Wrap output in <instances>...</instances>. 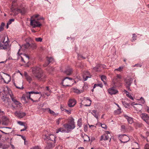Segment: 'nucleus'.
Masks as SVG:
<instances>
[{
  "mask_svg": "<svg viewBox=\"0 0 149 149\" xmlns=\"http://www.w3.org/2000/svg\"><path fill=\"white\" fill-rule=\"evenodd\" d=\"M121 109L120 108L117 109V110L115 111L114 113L116 115H118L120 114L121 113Z\"/></svg>",
  "mask_w": 149,
  "mask_h": 149,
  "instance_id": "c9c22d12",
  "label": "nucleus"
},
{
  "mask_svg": "<svg viewBox=\"0 0 149 149\" xmlns=\"http://www.w3.org/2000/svg\"><path fill=\"white\" fill-rule=\"evenodd\" d=\"M30 46V44L29 42H27L26 44L22 45V48L24 49H28Z\"/></svg>",
  "mask_w": 149,
  "mask_h": 149,
  "instance_id": "cd10ccee",
  "label": "nucleus"
},
{
  "mask_svg": "<svg viewBox=\"0 0 149 149\" xmlns=\"http://www.w3.org/2000/svg\"><path fill=\"white\" fill-rule=\"evenodd\" d=\"M60 132H67V130L61 127L56 130V133H58Z\"/></svg>",
  "mask_w": 149,
  "mask_h": 149,
  "instance_id": "c756f323",
  "label": "nucleus"
},
{
  "mask_svg": "<svg viewBox=\"0 0 149 149\" xmlns=\"http://www.w3.org/2000/svg\"><path fill=\"white\" fill-rule=\"evenodd\" d=\"M124 117L127 119L128 123L130 124H132L133 123V118L126 115H124Z\"/></svg>",
  "mask_w": 149,
  "mask_h": 149,
  "instance_id": "393cba45",
  "label": "nucleus"
},
{
  "mask_svg": "<svg viewBox=\"0 0 149 149\" xmlns=\"http://www.w3.org/2000/svg\"><path fill=\"white\" fill-rule=\"evenodd\" d=\"M44 109V110H47V111L50 114L52 115L53 116H57L58 115V113H55L52 110H51L49 108H47L46 109Z\"/></svg>",
  "mask_w": 149,
  "mask_h": 149,
  "instance_id": "aec40b11",
  "label": "nucleus"
},
{
  "mask_svg": "<svg viewBox=\"0 0 149 149\" xmlns=\"http://www.w3.org/2000/svg\"><path fill=\"white\" fill-rule=\"evenodd\" d=\"M29 96H27V98L31 100H32L33 102H37V100H33L31 98V95L30 94H38L40 93L38 92H34V91H31L29 92Z\"/></svg>",
  "mask_w": 149,
  "mask_h": 149,
  "instance_id": "6ab92c4d",
  "label": "nucleus"
},
{
  "mask_svg": "<svg viewBox=\"0 0 149 149\" xmlns=\"http://www.w3.org/2000/svg\"><path fill=\"white\" fill-rule=\"evenodd\" d=\"M101 126L102 128L104 129H106L107 128V126L104 124H101Z\"/></svg>",
  "mask_w": 149,
  "mask_h": 149,
  "instance_id": "6e6d98bb",
  "label": "nucleus"
},
{
  "mask_svg": "<svg viewBox=\"0 0 149 149\" xmlns=\"http://www.w3.org/2000/svg\"><path fill=\"white\" fill-rule=\"evenodd\" d=\"M137 36L135 33H133L132 34V41L133 42L135 41L136 39Z\"/></svg>",
  "mask_w": 149,
  "mask_h": 149,
  "instance_id": "e433bc0d",
  "label": "nucleus"
},
{
  "mask_svg": "<svg viewBox=\"0 0 149 149\" xmlns=\"http://www.w3.org/2000/svg\"><path fill=\"white\" fill-rule=\"evenodd\" d=\"M123 67H120L116 69V70L120 71L121 70L123 69Z\"/></svg>",
  "mask_w": 149,
  "mask_h": 149,
  "instance_id": "13d9d810",
  "label": "nucleus"
},
{
  "mask_svg": "<svg viewBox=\"0 0 149 149\" xmlns=\"http://www.w3.org/2000/svg\"><path fill=\"white\" fill-rule=\"evenodd\" d=\"M54 146V145L53 143L49 142L47 143V145L46 148L47 149H51Z\"/></svg>",
  "mask_w": 149,
  "mask_h": 149,
  "instance_id": "a878e982",
  "label": "nucleus"
},
{
  "mask_svg": "<svg viewBox=\"0 0 149 149\" xmlns=\"http://www.w3.org/2000/svg\"><path fill=\"white\" fill-rule=\"evenodd\" d=\"M125 125H122L121 126V130L122 131H124L125 130Z\"/></svg>",
  "mask_w": 149,
  "mask_h": 149,
  "instance_id": "49530a36",
  "label": "nucleus"
},
{
  "mask_svg": "<svg viewBox=\"0 0 149 149\" xmlns=\"http://www.w3.org/2000/svg\"><path fill=\"white\" fill-rule=\"evenodd\" d=\"M132 79L130 78H126L125 80V85L127 88L130 91H131L130 89V87L131 84L132 83Z\"/></svg>",
  "mask_w": 149,
  "mask_h": 149,
  "instance_id": "6e6552de",
  "label": "nucleus"
},
{
  "mask_svg": "<svg viewBox=\"0 0 149 149\" xmlns=\"http://www.w3.org/2000/svg\"><path fill=\"white\" fill-rule=\"evenodd\" d=\"M23 83V81H18L17 83H14V84L17 88L20 89H23L24 88Z\"/></svg>",
  "mask_w": 149,
  "mask_h": 149,
  "instance_id": "9b49d317",
  "label": "nucleus"
},
{
  "mask_svg": "<svg viewBox=\"0 0 149 149\" xmlns=\"http://www.w3.org/2000/svg\"><path fill=\"white\" fill-rule=\"evenodd\" d=\"M73 89L74 92L77 93L79 94L82 92L81 91L75 88H73Z\"/></svg>",
  "mask_w": 149,
  "mask_h": 149,
  "instance_id": "72a5a7b5",
  "label": "nucleus"
},
{
  "mask_svg": "<svg viewBox=\"0 0 149 149\" xmlns=\"http://www.w3.org/2000/svg\"><path fill=\"white\" fill-rule=\"evenodd\" d=\"M110 136H109V135H106L104 134V135H102L101 136V138L100 139V141L104 140H108L110 138Z\"/></svg>",
  "mask_w": 149,
  "mask_h": 149,
  "instance_id": "412c9836",
  "label": "nucleus"
},
{
  "mask_svg": "<svg viewBox=\"0 0 149 149\" xmlns=\"http://www.w3.org/2000/svg\"><path fill=\"white\" fill-rule=\"evenodd\" d=\"M15 115L19 118H21L26 115L25 113L20 111H16L15 112Z\"/></svg>",
  "mask_w": 149,
  "mask_h": 149,
  "instance_id": "ddd939ff",
  "label": "nucleus"
},
{
  "mask_svg": "<svg viewBox=\"0 0 149 149\" xmlns=\"http://www.w3.org/2000/svg\"><path fill=\"white\" fill-rule=\"evenodd\" d=\"M31 48L33 49L35 48L36 47V45L35 44H32L30 45V46Z\"/></svg>",
  "mask_w": 149,
  "mask_h": 149,
  "instance_id": "a18cd8bd",
  "label": "nucleus"
},
{
  "mask_svg": "<svg viewBox=\"0 0 149 149\" xmlns=\"http://www.w3.org/2000/svg\"><path fill=\"white\" fill-rule=\"evenodd\" d=\"M72 72V70L71 68H69L64 71V73L67 75H70Z\"/></svg>",
  "mask_w": 149,
  "mask_h": 149,
  "instance_id": "b1692460",
  "label": "nucleus"
},
{
  "mask_svg": "<svg viewBox=\"0 0 149 149\" xmlns=\"http://www.w3.org/2000/svg\"><path fill=\"white\" fill-rule=\"evenodd\" d=\"M87 101H89V104H86L85 105V106H90L91 104V100L89 99H87Z\"/></svg>",
  "mask_w": 149,
  "mask_h": 149,
  "instance_id": "8fccbe9b",
  "label": "nucleus"
},
{
  "mask_svg": "<svg viewBox=\"0 0 149 149\" xmlns=\"http://www.w3.org/2000/svg\"><path fill=\"white\" fill-rule=\"evenodd\" d=\"M43 19V18H40L37 19H30V25L33 28L40 27L42 26V24L39 20L40 19Z\"/></svg>",
  "mask_w": 149,
  "mask_h": 149,
  "instance_id": "20e7f679",
  "label": "nucleus"
},
{
  "mask_svg": "<svg viewBox=\"0 0 149 149\" xmlns=\"http://www.w3.org/2000/svg\"><path fill=\"white\" fill-rule=\"evenodd\" d=\"M119 137L120 138V141L121 143H126L130 140L128 136L125 134L120 135Z\"/></svg>",
  "mask_w": 149,
  "mask_h": 149,
  "instance_id": "1a4fd4ad",
  "label": "nucleus"
},
{
  "mask_svg": "<svg viewBox=\"0 0 149 149\" xmlns=\"http://www.w3.org/2000/svg\"><path fill=\"white\" fill-rule=\"evenodd\" d=\"M134 107L135 109L138 111H140L142 109V105L141 104H135Z\"/></svg>",
  "mask_w": 149,
  "mask_h": 149,
  "instance_id": "4be33fe9",
  "label": "nucleus"
},
{
  "mask_svg": "<svg viewBox=\"0 0 149 149\" xmlns=\"http://www.w3.org/2000/svg\"><path fill=\"white\" fill-rule=\"evenodd\" d=\"M62 119H63V118H59L56 121V123L57 124V125H58L60 123V122L61 121Z\"/></svg>",
  "mask_w": 149,
  "mask_h": 149,
  "instance_id": "de8ad7c7",
  "label": "nucleus"
},
{
  "mask_svg": "<svg viewBox=\"0 0 149 149\" xmlns=\"http://www.w3.org/2000/svg\"><path fill=\"white\" fill-rule=\"evenodd\" d=\"M17 123L21 125H24L25 126L24 122L20 121H17Z\"/></svg>",
  "mask_w": 149,
  "mask_h": 149,
  "instance_id": "09e8293b",
  "label": "nucleus"
},
{
  "mask_svg": "<svg viewBox=\"0 0 149 149\" xmlns=\"http://www.w3.org/2000/svg\"><path fill=\"white\" fill-rule=\"evenodd\" d=\"M16 2V1H13L12 3V6L13 7V8L14 6H15Z\"/></svg>",
  "mask_w": 149,
  "mask_h": 149,
  "instance_id": "864d4df0",
  "label": "nucleus"
},
{
  "mask_svg": "<svg viewBox=\"0 0 149 149\" xmlns=\"http://www.w3.org/2000/svg\"><path fill=\"white\" fill-rule=\"evenodd\" d=\"M121 76L120 74H117L116 77H115L113 80L114 85L115 86H121Z\"/></svg>",
  "mask_w": 149,
  "mask_h": 149,
  "instance_id": "0eeeda50",
  "label": "nucleus"
},
{
  "mask_svg": "<svg viewBox=\"0 0 149 149\" xmlns=\"http://www.w3.org/2000/svg\"><path fill=\"white\" fill-rule=\"evenodd\" d=\"M5 25V24L4 23L2 22L1 23V25L0 26V31H1L3 30L4 26Z\"/></svg>",
  "mask_w": 149,
  "mask_h": 149,
  "instance_id": "4c0bfd02",
  "label": "nucleus"
},
{
  "mask_svg": "<svg viewBox=\"0 0 149 149\" xmlns=\"http://www.w3.org/2000/svg\"><path fill=\"white\" fill-rule=\"evenodd\" d=\"M74 81V79L72 78L66 77L62 81V84L64 86H71L73 84Z\"/></svg>",
  "mask_w": 149,
  "mask_h": 149,
  "instance_id": "7ed1b4c3",
  "label": "nucleus"
},
{
  "mask_svg": "<svg viewBox=\"0 0 149 149\" xmlns=\"http://www.w3.org/2000/svg\"><path fill=\"white\" fill-rule=\"evenodd\" d=\"M77 125L79 127H81L82 125V119L81 118H79V119L77 121Z\"/></svg>",
  "mask_w": 149,
  "mask_h": 149,
  "instance_id": "f704fd0d",
  "label": "nucleus"
},
{
  "mask_svg": "<svg viewBox=\"0 0 149 149\" xmlns=\"http://www.w3.org/2000/svg\"><path fill=\"white\" fill-rule=\"evenodd\" d=\"M17 11L18 13H20L22 14H24L26 13V10L24 8H23L22 9H17Z\"/></svg>",
  "mask_w": 149,
  "mask_h": 149,
  "instance_id": "7c9ffc66",
  "label": "nucleus"
},
{
  "mask_svg": "<svg viewBox=\"0 0 149 149\" xmlns=\"http://www.w3.org/2000/svg\"><path fill=\"white\" fill-rule=\"evenodd\" d=\"M35 40L37 42H41L42 40V38L40 37L36 38Z\"/></svg>",
  "mask_w": 149,
  "mask_h": 149,
  "instance_id": "c03bdc74",
  "label": "nucleus"
},
{
  "mask_svg": "<svg viewBox=\"0 0 149 149\" xmlns=\"http://www.w3.org/2000/svg\"><path fill=\"white\" fill-rule=\"evenodd\" d=\"M60 108L62 111H63L64 110H65L63 108V107L61 105Z\"/></svg>",
  "mask_w": 149,
  "mask_h": 149,
  "instance_id": "338daca9",
  "label": "nucleus"
},
{
  "mask_svg": "<svg viewBox=\"0 0 149 149\" xmlns=\"http://www.w3.org/2000/svg\"><path fill=\"white\" fill-rule=\"evenodd\" d=\"M126 95L127 96L129 97L130 99L132 100H133L134 99L133 97H132L131 95L129 94V93H126Z\"/></svg>",
  "mask_w": 149,
  "mask_h": 149,
  "instance_id": "37998d69",
  "label": "nucleus"
},
{
  "mask_svg": "<svg viewBox=\"0 0 149 149\" xmlns=\"http://www.w3.org/2000/svg\"><path fill=\"white\" fill-rule=\"evenodd\" d=\"M91 113L95 118H96L97 119H98L99 116L98 113L97 112V111L96 110H92Z\"/></svg>",
  "mask_w": 149,
  "mask_h": 149,
  "instance_id": "c85d7f7f",
  "label": "nucleus"
},
{
  "mask_svg": "<svg viewBox=\"0 0 149 149\" xmlns=\"http://www.w3.org/2000/svg\"><path fill=\"white\" fill-rule=\"evenodd\" d=\"M64 127L67 129V133L69 132L74 129L75 127V125L74 121V119L72 118L70 121L69 123H66L63 125Z\"/></svg>",
  "mask_w": 149,
  "mask_h": 149,
  "instance_id": "f03ea898",
  "label": "nucleus"
},
{
  "mask_svg": "<svg viewBox=\"0 0 149 149\" xmlns=\"http://www.w3.org/2000/svg\"><path fill=\"white\" fill-rule=\"evenodd\" d=\"M24 74L27 81L29 82V83H30L31 81H32V78L31 77L27 74L26 72H25Z\"/></svg>",
  "mask_w": 149,
  "mask_h": 149,
  "instance_id": "bb28decb",
  "label": "nucleus"
},
{
  "mask_svg": "<svg viewBox=\"0 0 149 149\" xmlns=\"http://www.w3.org/2000/svg\"><path fill=\"white\" fill-rule=\"evenodd\" d=\"M81 137L83 138L84 141H90V138L87 135L84 134H82Z\"/></svg>",
  "mask_w": 149,
  "mask_h": 149,
  "instance_id": "5701e85b",
  "label": "nucleus"
},
{
  "mask_svg": "<svg viewBox=\"0 0 149 149\" xmlns=\"http://www.w3.org/2000/svg\"><path fill=\"white\" fill-rule=\"evenodd\" d=\"M46 90L47 91H49V93H51V91L49 89V87L48 86L46 87Z\"/></svg>",
  "mask_w": 149,
  "mask_h": 149,
  "instance_id": "69168bd1",
  "label": "nucleus"
},
{
  "mask_svg": "<svg viewBox=\"0 0 149 149\" xmlns=\"http://www.w3.org/2000/svg\"><path fill=\"white\" fill-rule=\"evenodd\" d=\"M108 92L111 95L116 94L118 92L117 90L113 88H109L108 90Z\"/></svg>",
  "mask_w": 149,
  "mask_h": 149,
  "instance_id": "dca6fc26",
  "label": "nucleus"
},
{
  "mask_svg": "<svg viewBox=\"0 0 149 149\" xmlns=\"http://www.w3.org/2000/svg\"><path fill=\"white\" fill-rule=\"evenodd\" d=\"M100 67V65H97L95 67L93 68V70L96 72H99V71L98 70V69L99 68V67Z\"/></svg>",
  "mask_w": 149,
  "mask_h": 149,
  "instance_id": "58836bf2",
  "label": "nucleus"
},
{
  "mask_svg": "<svg viewBox=\"0 0 149 149\" xmlns=\"http://www.w3.org/2000/svg\"><path fill=\"white\" fill-rule=\"evenodd\" d=\"M39 16L38 14L34 15L31 16V19H36V18Z\"/></svg>",
  "mask_w": 149,
  "mask_h": 149,
  "instance_id": "a19ab883",
  "label": "nucleus"
},
{
  "mask_svg": "<svg viewBox=\"0 0 149 149\" xmlns=\"http://www.w3.org/2000/svg\"><path fill=\"white\" fill-rule=\"evenodd\" d=\"M144 149H149V145L146 144L144 147Z\"/></svg>",
  "mask_w": 149,
  "mask_h": 149,
  "instance_id": "bf43d9fd",
  "label": "nucleus"
},
{
  "mask_svg": "<svg viewBox=\"0 0 149 149\" xmlns=\"http://www.w3.org/2000/svg\"><path fill=\"white\" fill-rule=\"evenodd\" d=\"M23 55L24 57L26 59H27L28 60L29 59V56L25 54H24Z\"/></svg>",
  "mask_w": 149,
  "mask_h": 149,
  "instance_id": "4d7b16f0",
  "label": "nucleus"
},
{
  "mask_svg": "<svg viewBox=\"0 0 149 149\" xmlns=\"http://www.w3.org/2000/svg\"><path fill=\"white\" fill-rule=\"evenodd\" d=\"M122 103L123 105L125 107H127L129 106V104L127 103H126L125 102L122 101Z\"/></svg>",
  "mask_w": 149,
  "mask_h": 149,
  "instance_id": "79ce46f5",
  "label": "nucleus"
},
{
  "mask_svg": "<svg viewBox=\"0 0 149 149\" xmlns=\"http://www.w3.org/2000/svg\"><path fill=\"white\" fill-rule=\"evenodd\" d=\"M45 136V137L44 138L45 140L46 141L48 140H50L52 142H54L55 141V139L56 138L55 135L51 134H49V136H47L46 135Z\"/></svg>",
  "mask_w": 149,
  "mask_h": 149,
  "instance_id": "9d476101",
  "label": "nucleus"
},
{
  "mask_svg": "<svg viewBox=\"0 0 149 149\" xmlns=\"http://www.w3.org/2000/svg\"><path fill=\"white\" fill-rule=\"evenodd\" d=\"M32 73L33 75L37 79L40 81H44L46 78V76L43 74L42 70L39 66H36L32 68Z\"/></svg>",
  "mask_w": 149,
  "mask_h": 149,
  "instance_id": "f257e3e1",
  "label": "nucleus"
},
{
  "mask_svg": "<svg viewBox=\"0 0 149 149\" xmlns=\"http://www.w3.org/2000/svg\"><path fill=\"white\" fill-rule=\"evenodd\" d=\"M146 109L147 112L149 113V107L148 106H147L146 107Z\"/></svg>",
  "mask_w": 149,
  "mask_h": 149,
  "instance_id": "774afa93",
  "label": "nucleus"
},
{
  "mask_svg": "<svg viewBox=\"0 0 149 149\" xmlns=\"http://www.w3.org/2000/svg\"><path fill=\"white\" fill-rule=\"evenodd\" d=\"M101 80L103 82L105 85H107V83H106L105 80L106 79V77L104 75H102L101 77Z\"/></svg>",
  "mask_w": 149,
  "mask_h": 149,
  "instance_id": "473e14b6",
  "label": "nucleus"
},
{
  "mask_svg": "<svg viewBox=\"0 0 149 149\" xmlns=\"http://www.w3.org/2000/svg\"><path fill=\"white\" fill-rule=\"evenodd\" d=\"M91 77V75L88 71H86L84 72V74L83 75L84 81L87 80L88 78H90Z\"/></svg>",
  "mask_w": 149,
  "mask_h": 149,
  "instance_id": "f3484780",
  "label": "nucleus"
},
{
  "mask_svg": "<svg viewBox=\"0 0 149 149\" xmlns=\"http://www.w3.org/2000/svg\"><path fill=\"white\" fill-rule=\"evenodd\" d=\"M10 95L12 101L16 105H19V106H21L22 104L16 99L13 95Z\"/></svg>",
  "mask_w": 149,
  "mask_h": 149,
  "instance_id": "a211bd4d",
  "label": "nucleus"
},
{
  "mask_svg": "<svg viewBox=\"0 0 149 149\" xmlns=\"http://www.w3.org/2000/svg\"><path fill=\"white\" fill-rule=\"evenodd\" d=\"M49 63H48V61H47V62H46L45 64L43 65V66L44 67H46L47 65H48L49 64Z\"/></svg>",
  "mask_w": 149,
  "mask_h": 149,
  "instance_id": "680f3d73",
  "label": "nucleus"
},
{
  "mask_svg": "<svg viewBox=\"0 0 149 149\" xmlns=\"http://www.w3.org/2000/svg\"><path fill=\"white\" fill-rule=\"evenodd\" d=\"M1 41H3L4 45L0 44V48L2 49H6L9 46V41L8 37L3 36Z\"/></svg>",
  "mask_w": 149,
  "mask_h": 149,
  "instance_id": "423d86ee",
  "label": "nucleus"
},
{
  "mask_svg": "<svg viewBox=\"0 0 149 149\" xmlns=\"http://www.w3.org/2000/svg\"><path fill=\"white\" fill-rule=\"evenodd\" d=\"M62 148L63 147L60 146H58L55 148V149H62Z\"/></svg>",
  "mask_w": 149,
  "mask_h": 149,
  "instance_id": "e2e57ef3",
  "label": "nucleus"
},
{
  "mask_svg": "<svg viewBox=\"0 0 149 149\" xmlns=\"http://www.w3.org/2000/svg\"><path fill=\"white\" fill-rule=\"evenodd\" d=\"M30 149H41V148L38 146H37L31 148Z\"/></svg>",
  "mask_w": 149,
  "mask_h": 149,
  "instance_id": "5fc2aeb1",
  "label": "nucleus"
},
{
  "mask_svg": "<svg viewBox=\"0 0 149 149\" xmlns=\"http://www.w3.org/2000/svg\"><path fill=\"white\" fill-rule=\"evenodd\" d=\"M142 119L149 125V116L145 113L142 114L141 116Z\"/></svg>",
  "mask_w": 149,
  "mask_h": 149,
  "instance_id": "f8f14e48",
  "label": "nucleus"
},
{
  "mask_svg": "<svg viewBox=\"0 0 149 149\" xmlns=\"http://www.w3.org/2000/svg\"><path fill=\"white\" fill-rule=\"evenodd\" d=\"M140 100L141 101V103L142 104H144L145 101L143 98L142 97H141L140 99Z\"/></svg>",
  "mask_w": 149,
  "mask_h": 149,
  "instance_id": "3c124183",
  "label": "nucleus"
},
{
  "mask_svg": "<svg viewBox=\"0 0 149 149\" xmlns=\"http://www.w3.org/2000/svg\"><path fill=\"white\" fill-rule=\"evenodd\" d=\"M76 104V101L74 99H70L68 102V105L69 107H72Z\"/></svg>",
  "mask_w": 149,
  "mask_h": 149,
  "instance_id": "4468645a",
  "label": "nucleus"
},
{
  "mask_svg": "<svg viewBox=\"0 0 149 149\" xmlns=\"http://www.w3.org/2000/svg\"><path fill=\"white\" fill-rule=\"evenodd\" d=\"M2 124L3 125H7L9 124V120L6 117L3 116L2 118Z\"/></svg>",
  "mask_w": 149,
  "mask_h": 149,
  "instance_id": "2eb2a0df",
  "label": "nucleus"
},
{
  "mask_svg": "<svg viewBox=\"0 0 149 149\" xmlns=\"http://www.w3.org/2000/svg\"><path fill=\"white\" fill-rule=\"evenodd\" d=\"M65 111L66 112H67V113L69 114H70L71 113V111L70 110H68L66 109H65Z\"/></svg>",
  "mask_w": 149,
  "mask_h": 149,
  "instance_id": "052dcab7",
  "label": "nucleus"
},
{
  "mask_svg": "<svg viewBox=\"0 0 149 149\" xmlns=\"http://www.w3.org/2000/svg\"><path fill=\"white\" fill-rule=\"evenodd\" d=\"M47 61L49 64L51 63L54 61L53 58H47Z\"/></svg>",
  "mask_w": 149,
  "mask_h": 149,
  "instance_id": "ea45409f",
  "label": "nucleus"
},
{
  "mask_svg": "<svg viewBox=\"0 0 149 149\" xmlns=\"http://www.w3.org/2000/svg\"><path fill=\"white\" fill-rule=\"evenodd\" d=\"M14 21V19H10L9 21L8 22V24H10L12 22H13Z\"/></svg>",
  "mask_w": 149,
  "mask_h": 149,
  "instance_id": "603ef678",
  "label": "nucleus"
},
{
  "mask_svg": "<svg viewBox=\"0 0 149 149\" xmlns=\"http://www.w3.org/2000/svg\"><path fill=\"white\" fill-rule=\"evenodd\" d=\"M1 78L3 82L6 84L8 83L11 80L10 76L8 74L3 72L0 74V79Z\"/></svg>",
  "mask_w": 149,
  "mask_h": 149,
  "instance_id": "39448f33",
  "label": "nucleus"
},
{
  "mask_svg": "<svg viewBox=\"0 0 149 149\" xmlns=\"http://www.w3.org/2000/svg\"><path fill=\"white\" fill-rule=\"evenodd\" d=\"M97 84V86H100V87H103V85L102 84Z\"/></svg>",
  "mask_w": 149,
  "mask_h": 149,
  "instance_id": "0e129e2a",
  "label": "nucleus"
},
{
  "mask_svg": "<svg viewBox=\"0 0 149 149\" xmlns=\"http://www.w3.org/2000/svg\"><path fill=\"white\" fill-rule=\"evenodd\" d=\"M8 146L6 144L0 143V148H2L3 149H6L8 148Z\"/></svg>",
  "mask_w": 149,
  "mask_h": 149,
  "instance_id": "2f4dec72",
  "label": "nucleus"
}]
</instances>
